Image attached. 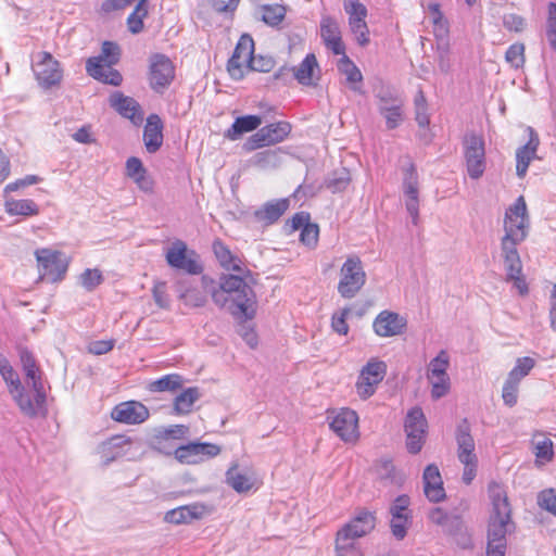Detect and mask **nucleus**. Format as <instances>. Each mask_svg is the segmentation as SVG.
<instances>
[{"mask_svg":"<svg viewBox=\"0 0 556 556\" xmlns=\"http://www.w3.org/2000/svg\"><path fill=\"white\" fill-rule=\"evenodd\" d=\"M179 299L190 307H202L211 294L213 302L219 307L232 303L245 318L255 314L256 296L249 282L237 275H223L218 286L208 276H202L199 282L179 281L177 286Z\"/></svg>","mask_w":556,"mask_h":556,"instance_id":"1","label":"nucleus"},{"mask_svg":"<svg viewBox=\"0 0 556 556\" xmlns=\"http://www.w3.org/2000/svg\"><path fill=\"white\" fill-rule=\"evenodd\" d=\"M492 504V514L488 529V542L506 543V534L511 531L510 506L504 486L497 482H491L488 488Z\"/></svg>","mask_w":556,"mask_h":556,"instance_id":"2","label":"nucleus"},{"mask_svg":"<svg viewBox=\"0 0 556 556\" xmlns=\"http://www.w3.org/2000/svg\"><path fill=\"white\" fill-rule=\"evenodd\" d=\"M366 282V273L358 256H349L340 269L338 292L344 299L354 298Z\"/></svg>","mask_w":556,"mask_h":556,"instance_id":"3","label":"nucleus"},{"mask_svg":"<svg viewBox=\"0 0 556 556\" xmlns=\"http://www.w3.org/2000/svg\"><path fill=\"white\" fill-rule=\"evenodd\" d=\"M457 442V457L464 465L463 481L470 484L475 479L478 467V458L475 453V441L469 432V427L466 422L457 428L456 432Z\"/></svg>","mask_w":556,"mask_h":556,"instance_id":"4","label":"nucleus"},{"mask_svg":"<svg viewBox=\"0 0 556 556\" xmlns=\"http://www.w3.org/2000/svg\"><path fill=\"white\" fill-rule=\"evenodd\" d=\"M31 68L39 86L45 89L59 85L63 78L59 61L46 51L38 52L34 56Z\"/></svg>","mask_w":556,"mask_h":556,"instance_id":"5","label":"nucleus"},{"mask_svg":"<svg viewBox=\"0 0 556 556\" xmlns=\"http://www.w3.org/2000/svg\"><path fill=\"white\" fill-rule=\"evenodd\" d=\"M529 216L525 198L520 195L505 213L504 236L526 240L529 233Z\"/></svg>","mask_w":556,"mask_h":556,"instance_id":"6","label":"nucleus"},{"mask_svg":"<svg viewBox=\"0 0 556 556\" xmlns=\"http://www.w3.org/2000/svg\"><path fill=\"white\" fill-rule=\"evenodd\" d=\"M463 146L467 173L471 179H479L485 170L484 140L471 132L465 136Z\"/></svg>","mask_w":556,"mask_h":556,"instance_id":"7","label":"nucleus"},{"mask_svg":"<svg viewBox=\"0 0 556 556\" xmlns=\"http://www.w3.org/2000/svg\"><path fill=\"white\" fill-rule=\"evenodd\" d=\"M402 190L405 197V207L412 223L418 224L419 219V178L415 165L407 160L403 166Z\"/></svg>","mask_w":556,"mask_h":556,"instance_id":"8","label":"nucleus"},{"mask_svg":"<svg viewBox=\"0 0 556 556\" xmlns=\"http://www.w3.org/2000/svg\"><path fill=\"white\" fill-rule=\"evenodd\" d=\"M167 264L176 269L184 270L190 275H199L202 271V265L198 261L194 251L189 250L182 240H175L165 253Z\"/></svg>","mask_w":556,"mask_h":556,"instance_id":"9","label":"nucleus"},{"mask_svg":"<svg viewBox=\"0 0 556 556\" xmlns=\"http://www.w3.org/2000/svg\"><path fill=\"white\" fill-rule=\"evenodd\" d=\"M290 131L291 125L288 122H277L266 125L248 138L243 144V149L251 152L263 147L282 142Z\"/></svg>","mask_w":556,"mask_h":556,"instance_id":"10","label":"nucleus"},{"mask_svg":"<svg viewBox=\"0 0 556 556\" xmlns=\"http://www.w3.org/2000/svg\"><path fill=\"white\" fill-rule=\"evenodd\" d=\"M387 374V364L378 358H371L362 368L356 381V392L358 396L366 400L374 395L378 384L383 380Z\"/></svg>","mask_w":556,"mask_h":556,"instance_id":"11","label":"nucleus"},{"mask_svg":"<svg viewBox=\"0 0 556 556\" xmlns=\"http://www.w3.org/2000/svg\"><path fill=\"white\" fill-rule=\"evenodd\" d=\"M36 258L41 279L54 282L61 280L67 270L68 261L59 251L41 249L36 251Z\"/></svg>","mask_w":556,"mask_h":556,"instance_id":"12","label":"nucleus"},{"mask_svg":"<svg viewBox=\"0 0 556 556\" xmlns=\"http://www.w3.org/2000/svg\"><path fill=\"white\" fill-rule=\"evenodd\" d=\"M427 421L419 407L412 408L405 419V432L407 435L406 446L409 453L420 452L426 434Z\"/></svg>","mask_w":556,"mask_h":556,"instance_id":"13","label":"nucleus"},{"mask_svg":"<svg viewBox=\"0 0 556 556\" xmlns=\"http://www.w3.org/2000/svg\"><path fill=\"white\" fill-rule=\"evenodd\" d=\"M330 429L344 442H356L359 438L356 412L350 408H341L330 421Z\"/></svg>","mask_w":556,"mask_h":556,"instance_id":"14","label":"nucleus"},{"mask_svg":"<svg viewBox=\"0 0 556 556\" xmlns=\"http://www.w3.org/2000/svg\"><path fill=\"white\" fill-rule=\"evenodd\" d=\"M220 451V446L213 443L191 442L178 446L175 450V458L182 464L194 465L217 456Z\"/></svg>","mask_w":556,"mask_h":556,"instance_id":"15","label":"nucleus"},{"mask_svg":"<svg viewBox=\"0 0 556 556\" xmlns=\"http://www.w3.org/2000/svg\"><path fill=\"white\" fill-rule=\"evenodd\" d=\"M175 70L172 61L164 54H153L150 58V85L157 92H162L173 81Z\"/></svg>","mask_w":556,"mask_h":556,"instance_id":"16","label":"nucleus"},{"mask_svg":"<svg viewBox=\"0 0 556 556\" xmlns=\"http://www.w3.org/2000/svg\"><path fill=\"white\" fill-rule=\"evenodd\" d=\"M406 319L391 311L380 312L372 323L374 331L382 338L399 336L406 328Z\"/></svg>","mask_w":556,"mask_h":556,"instance_id":"17","label":"nucleus"},{"mask_svg":"<svg viewBox=\"0 0 556 556\" xmlns=\"http://www.w3.org/2000/svg\"><path fill=\"white\" fill-rule=\"evenodd\" d=\"M111 417L122 424L137 425L148 419L149 409L140 402L128 401L116 405Z\"/></svg>","mask_w":556,"mask_h":556,"instance_id":"18","label":"nucleus"},{"mask_svg":"<svg viewBox=\"0 0 556 556\" xmlns=\"http://www.w3.org/2000/svg\"><path fill=\"white\" fill-rule=\"evenodd\" d=\"M525 240L503 236L501 239V257L507 277H517L522 271V263L517 247Z\"/></svg>","mask_w":556,"mask_h":556,"instance_id":"19","label":"nucleus"},{"mask_svg":"<svg viewBox=\"0 0 556 556\" xmlns=\"http://www.w3.org/2000/svg\"><path fill=\"white\" fill-rule=\"evenodd\" d=\"M110 106L113 108L123 117L139 125L143 121V112L140 104L131 97L125 96L119 91H114L109 98Z\"/></svg>","mask_w":556,"mask_h":556,"instance_id":"20","label":"nucleus"},{"mask_svg":"<svg viewBox=\"0 0 556 556\" xmlns=\"http://www.w3.org/2000/svg\"><path fill=\"white\" fill-rule=\"evenodd\" d=\"M132 445V441L124 435H115L101 443L98 453L104 465L127 456Z\"/></svg>","mask_w":556,"mask_h":556,"instance_id":"21","label":"nucleus"},{"mask_svg":"<svg viewBox=\"0 0 556 556\" xmlns=\"http://www.w3.org/2000/svg\"><path fill=\"white\" fill-rule=\"evenodd\" d=\"M529 140L526 144L516 151V174L523 178L532 160L536 157V151L540 146V138L532 127H528Z\"/></svg>","mask_w":556,"mask_h":556,"instance_id":"22","label":"nucleus"},{"mask_svg":"<svg viewBox=\"0 0 556 556\" xmlns=\"http://www.w3.org/2000/svg\"><path fill=\"white\" fill-rule=\"evenodd\" d=\"M213 251L223 268L237 273V276L244 278L251 286L252 277L249 270L243 268L241 260L233 255L226 244L220 240H215L213 242Z\"/></svg>","mask_w":556,"mask_h":556,"instance_id":"23","label":"nucleus"},{"mask_svg":"<svg viewBox=\"0 0 556 556\" xmlns=\"http://www.w3.org/2000/svg\"><path fill=\"white\" fill-rule=\"evenodd\" d=\"M320 36L325 46L334 54L342 55L345 53V47L342 42L339 24L331 16H324L321 18Z\"/></svg>","mask_w":556,"mask_h":556,"instance_id":"24","label":"nucleus"},{"mask_svg":"<svg viewBox=\"0 0 556 556\" xmlns=\"http://www.w3.org/2000/svg\"><path fill=\"white\" fill-rule=\"evenodd\" d=\"M424 492L431 502H440L445 498V491L439 468L435 465H428L424 471Z\"/></svg>","mask_w":556,"mask_h":556,"instance_id":"25","label":"nucleus"},{"mask_svg":"<svg viewBox=\"0 0 556 556\" xmlns=\"http://www.w3.org/2000/svg\"><path fill=\"white\" fill-rule=\"evenodd\" d=\"M376 527V518L370 511H361L350 522L345 523L339 531L345 532L348 536L361 539L370 533Z\"/></svg>","mask_w":556,"mask_h":556,"instance_id":"26","label":"nucleus"},{"mask_svg":"<svg viewBox=\"0 0 556 556\" xmlns=\"http://www.w3.org/2000/svg\"><path fill=\"white\" fill-rule=\"evenodd\" d=\"M20 359L25 372L27 383L34 391H38L39 401L43 399V383L41 381L40 370L34 355L26 349L20 350Z\"/></svg>","mask_w":556,"mask_h":556,"instance_id":"27","label":"nucleus"},{"mask_svg":"<svg viewBox=\"0 0 556 556\" xmlns=\"http://www.w3.org/2000/svg\"><path fill=\"white\" fill-rule=\"evenodd\" d=\"M143 142L149 153H155L163 144V122L156 114L147 118L143 129Z\"/></svg>","mask_w":556,"mask_h":556,"instance_id":"28","label":"nucleus"},{"mask_svg":"<svg viewBox=\"0 0 556 556\" xmlns=\"http://www.w3.org/2000/svg\"><path fill=\"white\" fill-rule=\"evenodd\" d=\"M204 514L205 506L202 504L184 505L168 510L164 516V521L173 525L190 523L202 518Z\"/></svg>","mask_w":556,"mask_h":556,"instance_id":"29","label":"nucleus"},{"mask_svg":"<svg viewBox=\"0 0 556 556\" xmlns=\"http://www.w3.org/2000/svg\"><path fill=\"white\" fill-rule=\"evenodd\" d=\"M86 70L94 79L112 86H119L123 81V77L118 71L112 68V65L100 64L99 59H88Z\"/></svg>","mask_w":556,"mask_h":556,"instance_id":"30","label":"nucleus"},{"mask_svg":"<svg viewBox=\"0 0 556 556\" xmlns=\"http://www.w3.org/2000/svg\"><path fill=\"white\" fill-rule=\"evenodd\" d=\"M262 124V118L257 115H244L237 117L225 137L229 140H238L243 134L256 130Z\"/></svg>","mask_w":556,"mask_h":556,"instance_id":"31","label":"nucleus"},{"mask_svg":"<svg viewBox=\"0 0 556 556\" xmlns=\"http://www.w3.org/2000/svg\"><path fill=\"white\" fill-rule=\"evenodd\" d=\"M318 70V63L315 54H307L304 60L292 68L294 78L303 86L315 85V71Z\"/></svg>","mask_w":556,"mask_h":556,"instance_id":"32","label":"nucleus"},{"mask_svg":"<svg viewBox=\"0 0 556 556\" xmlns=\"http://www.w3.org/2000/svg\"><path fill=\"white\" fill-rule=\"evenodd\" d=\"M227 483L238 493L250 491L256 482L252 473H242L238 471V465L233 464L226 472Z\"/></svg>","mask_w":556,"mask_h":556,"instance_id":"33","label":"nucleus"},{"mask_svg":"<svg viewBox=\"0 0 556 556\" xmlns=\"http://www.w3.org/2000/svg\"><path fill=\"white\" fill-rule=\"evenodd\" d=\"M35 400H31L29 395L24 394L23 387L18 388V391H14L11 393L13 399L17 403L21 410L29 417H35L38 415L39 410L43 407L46 402V391L43 390V399L39 401L38 391H35Z\"/></svg>","mask_w":556,"mask_h":556,"instance_id":"34","label":"nucleus"},{"mask_svg":"<svg viewBox=\"0 0 556 556\" xmlns=\"http://www.w3.org/2000/svg\"><path fill=\"white\" fill-rule=\"evenodd\" d=\"M289 202L286 199L271 201L266 203L262 208L255 212V217L260 222H264L265 224H273L277 222L283 213L288 210Z\"/></svg>","mask_w":556,"mask_h":556,"instance_id":"35","label":"nucleus"},{"mask_svg":"<svg viewBox=\"0 0 556 556\" xmlns=\"http://www.w3.org/2000/svg\"><path fill=\"white\" fill-rule=\"evenodd\" d=\"M5 212L11 216H36L39 214V206L30 199H8L4 203Z\"/></svg>","mask_w":556,"mask_h":556,"instance_id":"36","label":"nucleus"},{"mask_svg":"<svg viewBox=\"0 0 556 556\" xmlns=\"http://www.w3.org/2000/svg\"><path fill=\"white\" fill-rule=\"evenodd\" d=\"M336 554L337 556H363L358 540L340 531L336 536Z\"/></svg>","mask_w":556,"mask_h":556,"instance_id":"37","label":"nucleus"},{"mask_svg":"<svg viewBox=\"0 0 556 556\" xmlns=\"http://www.w3.org/2000/svg\"><path fill=\"white\" fill-rule=\"evenodd\" d=\"M338 70L345 75L348 83L352 86L351 88L354 91L361 92L359 84L363 80V75L359 68L349 59V56L344 53L342 58L338 62Z\"/></svg>","mask_w":556,"mask_h":556,"instance_id":"38","label":"nucleus"},{"mask_svg":"<svg viewBox=\"0 0 556 556\" xmlns=\"http://www.w3.org/2000/svg\"><path fill=\"white\" fill-rule=\"evenodd\" d=\"M532 445L538 463L551 462L554 457L553 442L543 433L533 435Z\"/></svg>","mask_w":556,"mask_h":556,"instance_id":"39","label":"nucleus"},{"mask_svg":"<svg viewBox=\"0 0 556 556\" xmlns=\"http://www.w3.org/2000/svg\"><path fill=\"white\" fill-rule=\"evenodd\" d=\"M200 390L191 387L184 390L175 397L174 409L177 414H188L191 412L193 404L200 399Z\"/></svg>","mask_w":556,"mask_h":556,"instance_id":"40","label":"nucleus"},{"mask_svg":"<svg viewBox=\"0 0 556 556\" xmlns=\"http://www.w3.org/2000/svg\"><path fill=\"white\" fill-rule=\"evenodd\" d=\"M428 11L431 16V22L433 25V33L437 38H444L448 33V22L444 17L443 13L440 10V4L435 2H431L428 4Z\"/></svg>","mask_w":556,"mask_h":556,"instance_id":"41","label":"nucleus"},{"mask_svg":"<svg viewBox=\"0 0 556 556\" xmlns=\"http://www.w3.org/2000/svg\"><path fill=\"white\" fill-rule=\"evenodd\" d=\"M148 15L147 0H139L134 11L127 17L128 30L131 34H139L143 29V18Z\"/></svg>","mask_w":556,"mask_h":556,"instance_id":"42","label":"nucleus"},{"mask_svg":"<svg viewBox=\"0 0 556 556\" xmlns=\"http://www.w3.org/2000/svg\"><path fill=\"white\" fill-rule=\"evenodd\" d=\"M378 112H381L382 108H391L396 105H404V100L400 93L390 88L382 87L376 92Z\"/></svg>","mask_w":556,"mask_h":556,"instance_id":"43","label":"nucleus"},{"mask_svg":"<svg viewBox=\"0 0 556 556\" xmlns=\"http://www.w3.org/2000/svg\"><path fill=\"white\" fill-rule=\"evenodd\" d=\"M281 163L280 150H265L253 156V164L262 169L276 168Z\"/></svg>","mask_w":556,"mask_h":556,"instance_id":"44","label":"nucleus"},{"mask_svg":"<svg viewBox=\"0 0 556 556\" xmlns=\"http://www.w3.org/2000/svg\"><path fill=\"white\" fill-rule=\"evenodd\" d=\"M181 387L182 377L177 374H170L151 382L150 390L153 392L176 391Z\"/></svg>","mask_w":556,"mask_h":556,"instance_id":"45","label":"nucleus"},{"mask_svg":"<svg viewBox=\"0 0 556 556\" xmlns=\"http://www.w3.org/2000/svg\"><path fill=\"white\" fill-rule=\"evenodd\" d=\"M351 182V174L346 168H341L332 173L327 179L326 187L332 193L341 192L348 188Z\"/></svg>","mask_w":556,"mask_h":556,"instance_id":"46","label":"nucleus"},{"mask_svg":"<svg viewBox=\"0 0 556 556\" xmlns=\"http://www.w3.org/2000/svg\"><path fill=\"white\" fill-rule=\"evenodd\" d=\"M254 52V41L251 36L242 35L235 48L233 53L236 54V59H241V62H249V66L255 56H253Z\"/></svg>","mask_w":556,"mask_h":556,"instance_id":"47","label":"nucleus"},{"mask_svg":"<svg viewBox=\"0 0 556 556\" xmlns=\"http://www.w3.org/2000/svg\"><path fill=\"white\" fill-rule=\"evenodd\" d=\"M535 366V361L531 357L525 356L519 357L516 361V365L514 368L509 371L507 378L520 383V381L529 375L531 369Z\"/></svg>","mask_w":556,"mask_h":556,"instance_id":"48","label":"nucleus"},{"mask_svg":"<svg viewBox=\"0 0 556 556\" xmlns=\"http://www.w3.org/2000/svg\"><path fill=\"white\" fill-rule=\"evenodd\" d=\"M262 20L269 26H277L286 15V9L279 4H267L261 8Z\"/></svg>","mask_w":556,"mask_h":556,"instance_id":"49","label":"nucleus"},{"mask_svg":"<svg viewBox=\"0 0 556 556\" xmlns=\"http://www.w3.org/2000/svg\"><path fill=\"white\" fill-rule=\"evenodd\" d=\"M450 366V356L445 350L439 352V354L430 361L428 366L427 377L444 376L447 375Z\"/></svg>","mask_w":556,"mask_h":556,"instance_id":"50","label":"nucleus"},{"mask_svg":"<svg viewBox=\"0 0 556 556\" xmlns=\"http://www.w3.org/2000/svg\"><path fill=\"white\" fill-rule=\"evenodd\" d=\"M119 56H121L119 46L113 41H104L102 43L100 55L94 56L93 59H99L100 64H103V65H114L119 61Z\"/></svg>","mask_w":556,"mask_h":556,"instance_id":"51","label":"nucleus"},{"mask_svg":"<svg viewBox=\"0 0 556 556\" xmlns=\"http://www.w3.org/2000/svg\"><path fill=\"white\" fill-rule=\"evenodd\" d=\"M429 519L431 522L441 526L446 532H452V527L460 525V520L457 517H450L439 507L430 510Z\"/></svg>","mask_w":556,"mask_h":556,"instance_id":"52","label":"nucleus"},{"mask_svg":"<svg viewBox=\"0 0 556 556\" xmlns=\"http://www.w3.org/2000/svg\"><path fill=\"white\" fill-rule=\"evenodd\" d=\"M403 108L404 105H396L381 109L379 114L386 119V126L388 129H395L402 124L404 119Z\"/></svg>","mask_w":556,"mask_h":556,"instance_id":"53","label":"nucleus"},{"mask_svg":"<svg viewBox=\"0 0 556 556\" xmlns=\"http://www.w3.org/2000/svg\"><path fill=\"white\" fill-rule=\"evenodd\" d=\"M343 7L345 13L349 15V22L365 21L367 16V9L358 0H344Z\"/></svg>","mask_w":556,"mask_h":556,"instance_id":"54","label":"nucleus"},{"mask_svg":"<svg viewBox=\"0 0 556 556\" xmlns=\"http://www.w3.org/2000/svg\"><path fill=\"white\" fill-rule=\"evenodd\" d=\"M431 383V396L435 400L447 394L450 390V377L448 375L428 377Z\"/></svg>","mask_w":556,"mask_h":556,"instance_id":"55","label":"nucleus"},{"mask_svg":"<svg viewBox=\"0 0 556 556\" xmlns=\"http://www.w3.org/2000/svg\"><path fill=\"white\" fill-rule=\"evenodd\" d=\"M79 280H80V283L81 286L88 290V291H92L94 290L99 285L102 283L103 281V276H102V273L97 269V268H93V269H86L79 277Z\"/></svg>","mask_w":556,"mask_h":556,"instance_id":"56","label":"nucleus"},{"mask_svg":"<svg viewBox=\"0 0 556 556\" xmlns=\"http://www.w3.org/2000/svg\"><path fill=\"white\" fill-rule=\"evenodd\" d=\"M518 391L519 383L506 378L502 390V399L504 404L509 407L515 406L518 401Z\"/></svg>","mask_w":556,"mask_h":556,"instance_id":"57","label":"nucleus"},{"mask_svg":"<svg viewBox=\"0 0 556 556\" xmlns=\"http://www.w3.org/2000/svg\"><path fill=\"white\" fill-rule=\"evenodd\" d=\"M538 504L542 509L556 516V490L547 489L541 491L538 495Z\"/></svg>","mask_w":556,"mask_h":556,"instance_id":"58","label":"nucleus"},{"mask_svg":"<svg viewBox=\"0 0 556 556\" xmlns=\"http://www.w3.org/2000/svg\"><path fill=\"white\" fill-rule=\"evenodd\" d=\"M505 59L511 66L519 68L525 63V46L522 43L511 45L505 53Z\"/></svg>","mask_w":556,"mask_h":556,"instance_id":"59","label":"nucleus"},{"mask_svg":"<svg viewBox=\"0 0 556 556\" xmlns=\"http://www.w3.org/2000/svg\"><path fill=\"white\" fill-rule=\"evenodd\" d=\"M350 314V308H342L332 314L331 318V327L333 331H336L339 334H348L349 332V325L346 323V318Z\"/></svg>","mask_w":556,"mask_h":556,"instance_id":"60","label":"nucleus"},{"mask_svg":"<svg viewBox=\"0 0 556 556\" xmlns=\"http://www.w3.org/2000/svg\"><path fill=\"white\" fill-rule=\"evenodd\" d=\"M349 26L358 45L364 47L369 43V29L366 21H351Z\"/></svg>","mask_w":556,"mask_h":556,"instance_id":"61","label":"nucleus"},{"mask_svg":"<svg viewBox=\"0 0 556 556\" xmlns=\"http://www.w3.org/2000/svg\"><path fill=\"white\" fill-rule=\"evenodd\" d=\"M409 523L408 516H392L390 527L392 534L397 539L402 540L405 538Z\"/></svg>","mask_w":556,"mask_h":556,"instance_id":"62","label":"nucleus"},{"mask_svg":"<svg viewBox=\"0 0 556 556\" xmlns=\"http://www.w3.org/2000/svg\"><path fill=\"white\" fill-rule=\"evenodd\" d=\"M189 428L185 425H173L159 430L156 438L161 439H182L188 433Z\"/></svg>","mask_w":556,"mask_h":556,"instance_id":"63","label":"nucleus"},{"mask_svg":"<svg viewBox=\"0 0 556 556\" xmlns=\"http://www.w3.org/2000/svg\"><path fill=\"white\" fill-rule=\"evenodd\" d=\"M503 25L509 31L520 33L526 27V21L518 14L508 13L503 16Z\"/></svg>","mask_w":556,"mask_h":556,"instance_id":"64","label":"nucleus"}]
</instances>
